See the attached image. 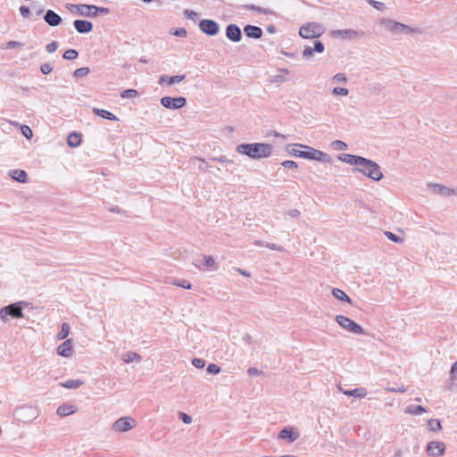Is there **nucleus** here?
I'll return each instance as SVG.
<instances>
[{"instance_id":"obj_29","label":"nucleus","mask_w":457,"mask_h":457,"mask_svg":"<svg viewBox=\"0 0 457 457\" xmlns=\"http://www.w3.org/2000/svg\"><path fill=\"white\" fill-rule=\"evenodd\" d=\"M80 142H81V138H80V135L79 133L72 132L68 136L67 144L70 146H73V147L79 146L80 145Z\"/></svg>"},{"instance_id":"obj_52","label":"nucleus","mask_w":457,"mask_h":457,"mask_svg":"<svg viewBox=\"0 0 457 457\" xmlns=\"http://www.w3.org/2000/svg\"><path fill=\"white\" fill-rule=\"evenodd\" d=\"M265 246L268 247L270 250H275V251H278V252H284L285 251V248L282 245H277V244H274V243H267L265 245Z\"/></svg>"},{"instance_id":"obj_22","label":"nucleus","mask_w":457,"mask_h":457,"mask_svg":"<svg viewBox=\"0 0 457 457\" xmlns=\"http://www.w3.org/2000/svg\"><path fill=\"white\" fill-rule=\"evenodd\" d=\"M9 175L15 181H18L20 183L27 182L28 175H27V172L23 170H19V169L11 170L9 171Z\"/></svg>"},{"instance_id":"obj_31","label":"nucleus","mask_w":457,"mask_h":457,"mask_svg":"<svg viewBox=\"0 0 457 457\" xmlns=\"http://www.w3.org/2000/svg\"><path fill=\"white\" fill-rule=\"evenodd\" d=\"M83 384H84V381L80 380V379H69L65 382L61 383L60 385L62 387L71 389V388H78V387L81 386Z\"/></svg>"},{"instance_id":"obj_35","label":"nucleus","mask_w":457,"mask_h":457,"mask_svg":"<svg viewBox=\"0 0 457 457\" xmlns=\"http://www.w3.org/2000/svg\"><path fill=\"white\" fill-rule=\"evenodd\" d=\"M405 412L419 415L422 412H426V410L421 405H409L406 407Z\"/></svg>"},{"instance_id":"obj_40","label":"nucleus","mask_w":457,"mask_h":457,"mask_svg":"<svg viewBox=\"0 0 457 457\" xmlns=\"http://www.w3.org/2000/svg\"><path fill=\"white\" fill-rule=\"evenodd\" d=\"M78 55L79 54L75 49H68L63 53L62 57L66 60H74Z\"/></svg>"},{"instance_id":"obj_61","label":"nucleus","mask_w":457,"mask_h":457,"mask_svg":"<svg viewBox=\"0 0 457 457\" xmlns=\"http://www.w3.org/2000/svg\"><path fill=\"white\" fill-rule=\"evenodd\" d=\"M369 4L373 6L374 8L378 10H381L384 6V4L381 2L374 1V0H369Z\"/></svg>"},{"instance_id":"obj_47","label":"nucleus","mask_w":457,"mask_h":457,"mask_svg":"<svg viewBox=\"0 0 457 457\" xmlns=\"http://www.w3.org/2000/svg\"><path fill=\"white\" fill-rule=\"evenodd\" d=\"M332 79H333V81L339 82V83H346V81H347V78H346L345 74L341 73V72L334 75Z\"/></svg>"},{"instance_id":"obj_23","label":"nucleus","mask_w":457,"mask_h":457,"mask_svg":"<svg viewBox=\"0 0 457 457\" xmlns=\"http://www.w3.org/2000/svg\"><path fill=\"white\" fill-rule=\"evenodd\" d=\"M184 79H185V75H175V76H170V77H169L167 75H162L159 79V83L162 84V83L165 82L169 85H172L175 83L181 82Z\"/></svg>"},{"instance_id":"obj_36","label":"nucleus","mask_w":457,"mask_h":457,"mask_svg":"<svg viewBox=\"0 0 457 457\" xmlns=\"http://www.w3.org/2000/svg\"><path fill=\"white\" fill-rule=\"evenodd\" d=\"M70 325L68 323H62V329L61 331L57 334L56 337L58 340H62L64 338H66L69 335V332H70Z\"/></svg>"},{"instance_id":"obj_15","label":"nucleus","mask_w":457,"mask_h":457,"mask_svg":"<svg viewBox=\"0 0 457 457\" xmlns=\"http://www.w3.org/2000/svg\"><path fill=\"white\" fill-rule=\"evenodd\" d=\"M137 426V421L132 417L127 416L117 420L113 423L112 428H134Z\"/></svg>"},{"instance_id":"obj_27","label":"nucleus","mask_w":457,"mask_h":457,"mask_svg":"<svg viewBox=\"0 0 457 457\" xmlns=\"http://www.w3.org/2000/svg\"><path fill=\"white\" fill-rule=\"evenodd\" d=\"M76 411V407L70 404H62L58 407L57 414L60 416H68L70 414L74 413Z\"/></svg>"},{"instance_id":"obj_57","label":"nucleus","mask_w":457,"mask_h":457,"mask_svg":"<svg viewBox=\"0 0 457 457\" xmlns=\"http://www.w3.org/2000/svg\"><path fill=\"white\" fill-rule=\"evenodd\" d=\"M286 215L293 219H297L300 216V212L297 209H291L286 212Z\"/></svg>"},{"instance_id":"obj_45","label":"nucleus","mask_w":457,"mask_h":457,"mask_svg":"<svg viewBox=\"0 0 457 457\" xmlns=\"http://www.w3.org/2000/svg\"><path fill=\"white\" fill-rule=\"evenodd\" d=\"M53 65L50 63V62H46V63H43L41 66H40V71L43 74L45 75H47L49 73L52 72L53 71Z\"/></svg>"},{"instance_id":"obj_60","label":"nucleus","mask_w":457,"mask_h":457,"mask_svg":"<svg viewBox=\"0 0 457 457\" xmlns=\"http://www.w3.org/2000/svg\"><path fill=\"white\" fill-rule=\"evenodd\" d=\"M430 428H441L440 421L438 420H429L428 421Z\"/></svg>"},{"instance_id":"obj_58","label":"nucleus","mask_w":457,"mask_h":457,"mask_svg":"<svg viewBox=\"0 0 457 457\" xmlns=\"http://www.w3.org/2000/svg\"><path fill=\"white\" fill-rule=\"evenodd\" d=\"M172 34L176 37H186L187 30L184 28H178L173 30Z\"/></svg>"},{"instance_id":"obj_41","label":"nucleus","mask_w":457,"mask_h":457,"mask_svg":"<svg viewBox=\"0 0 457 457\" xmlns=\"http://www.w3.org/2000/svg\"><path fill=\"white\" fill-rule=\"evenodd\" d=\"M89 71H90L89 68L81 67V68L75 70V71L73 72V76L75 78H81V77L87 75L89 73Z\"/></svg>"},{"instance_id":"obj_4","label":"nucleus","mask_w":457,"mask_h":457,"mask_svg":"<svg viewBox=\"0 0 457 457\" xmlns=\"http://www.w3.org/2000/svg\"><path fill=\"white\" fill-rule=\"evenodd\" d=\"M325 31V28L319 22H308L303 25L299 29V35L303 38L312 39L320 37Z\"/></svg>"},{"instance_id":"obj_19","label":"nucleus","mask_w":457,"mask_h":457,"mask_svg":"<svg viewBox=\"0 0 457 457\" xmlns=\"http://www.w3.org/2000/svg\"><path fill=\"white\" fill-rule=\"evenodd\" d=\"M339 160L342 162L348 163L350 165H356L357 168L362 164L363 162H365V158L359 155L350 154H345L340 155Z\"/></svg>"},{"instance_id":"obj_34","label":"nucleus","mask_w":457,"mask_h":457,"mask_svg":"<svg viewBox=\"0 0 457 457\" xmlns=\"http://www.w3.org/2000/svg\"><path fill=\"white\" fill-rule=\"evenodd\" d=\"M242 8L245 9V10H253V11H256V12H258L260 13H263V14H270L271 13V11L270 9L257 6L255 4H245V5H242Z\"/></svg>"},{"instance_id":"obj_51","label":"nucleus","mask_w":457,"mask_h":457,"mask_svg":"<svg viewBox=\"0 0 457 457\" xmlns=\"http://www.w3.org/2000/svg\"><path fill=\"white\" fill-rule=\"evenodd\" d=\"M192 364L197 369H202L205 365V361L201 358H194L192 360Z\"/></svg>"},{"instance_id":"obj_64","label":"nucleus","mask_w":457,"mask_h":457,"mask_svg":"<svg viewBox=\"0 0 457 457\" xmlns=\"http://www.w3.org/2000/svg\"><path fill=\"white\" fill-rule=\"evenodd\" d=\"M247 372H248V374H249V375H251V376H257V375H259V374H261V373H262L258 369H256V368H254V367H251V368H249V369H248V370H247Z\"/></svg>"},{"instance_id":"obj_9","label":"nucleus","mask_w":457,"mask_h":457,"mask_svg":"<svg viewBox=\"0 0 457 457\" xmlns=\"http://www.w3.org/2000/svg\"><path fill=\"white\" fill-rule=\"evenodd\" d=\"M199 29L208 36H215L219 33L220 26L213 20L204 19L200 21Z\"/></svg>"},{"instance_id":"obj_25","label":"nucleus","mask_w":457,"mask_h":457,"mask_svg":"<svg viewBox=\"0 0 457 457\" xmlns=\"http://www.w3.org/2000/svg\"><path fill=\"white\" fill-rule=\"evenodd\" d=\"M344 395L353 396L355 398H364L367 395V390L364 387H357L352 390L342 391Z\"/></svg>"},{"instance_id":"obj_43","label":"nucleus","mask_w":457,"mask_h":457,"mask_svg":"<svg viewBox=\"0 0 457 457\" xmlns=\"http://www.w3.org/2000/svg\"><path fill=\"white\" fill-rule=\"evenodd\" d=\"M196 161L202 162V164L199 166V170L204 171V172H206L208 170L209 165L207 164L205 160L203 159V158H200V157H193L191 159V162H196Z\"/></svg>"},{"instance_id":"obj_13","label":"nucleus","mask_w":457,"mask_h":457,"mask_svg":"<svg viewBox=\"0 0 457 457\" xmlns=\"http://www.w3.org/2000/svg\"><path fill=\"white\" fill-rule=\"evenodd\" d=\"M324 49L325 47L323 43L321 41L316 40L313 43V48L310 46H306L302 53V55L304 59L310 60L312 57L314 52L320 54L324 52Z\"/></svg>"},{"instance_id":"obj_11","label":"nucleus","mask_w":457,"mask_h":457,"mask_svg":"<svg viewBox=\"0 0 457 457\" xmlns=\"http://www.w3.org/2000/svg\"><path fill=\"white\" fill-rule=\"evenodd\" d=\"M445 445L441 441H431L427 445L426 452L429 456L438 457L445 453Z\"/></svg>"},{"instance_id":"obj_6","label":"nucleus","mask_w":457,"mask_h":457,"mask_svg":"<svg viewBox=\"0 0 457 457\" xmlns=\"http://www.w3.org/2000/svg\"><path fill=\"white\" fill-rule=\"evenodd\" d=\"M336 321L340 327L356 335L365 334L364 329L350 318L344 315H337Z\"/></svg>"},{"instance_id":"obj_5","label":"nucleus","mask_w":457,"mask_h":457,"mask_svg":"<svg viewBox=\"0 0 457 457\" xmlns=\"http://www.w3.org/2000/svg\"><path fill=\"white\" fill-rule=\"evenodd\" d=\"M380 22L393 35L411 34L415 31L412 28L390 19H382Z\"/></svg>"},{"instance_id":"obj_1","label":"nucleus","mask_w":457,"mask_h":457,"mask_svg":"<svg viewBox=\"0 0 457 457\" xmlns=\"http://www.w3.org/2000/svg\"><path fill=\"white\" fill-rule=\"evenodd\" d=\"M236 151L253 160L270 157L273 146L268 143H243L237 145Z\"/></svg>"},{"instance_id":"obj_26","label":"nucleus","mask_w":457,"mask_h":457,"mask_svg":"<svg viewBox=\"0 0 457 457\" xmlns=\"http://www.w3.org/2000/svg\"><path fill=\"white\" fill-rule=\"evenodd\" d=\"M93 112L96 115L100 116V117L109 120H118V118L113 113H112L109 111L104 110V109H99V108L95 107V108H93Z\"/></svg>"},{"instance_id":"obj_55","label":"nucleus","mask_w":457,"mask_h":457,"mask_svg":"<svg viewBox=\"0 0 457 457\" xmlns=\"http://www.w3.org/2000/svg\"><path fill=\"white\" fill-rule=\"evenodd\" d=\"M179 417L182 420V421L185 424H190L192 421L191 416L185 412H182V411L179 412Z\"/></svg>"},{"instance_id":"obj_59","label":"nucleus","mask_w":457,"mask_h":457,"mask_svg":"<svg viewBox=\"0 0 457 457\" xmlns=\"http://www.w3.org/2000/svg\"><path fill=\"white\" fill-rule=\"evenodd\" d=\"M20 12H21V16H23L25 18H28L30 15L29 8L25 5L20 7Z\"/></svg>"},{"instance_id":"obj_30","label":"nucleus","mask_w":457,"mask_h":457,"mask_svg":"<svg viewBox=\"0 0 457 457\" xmlns=\"http://www.w3.org/2000/svg\"><path fill=\"white\" fill-rule=\"evenodd\" d=\"M141 356L135 352H128L122 354V361L126 363H130L134 361H141Z\"/></svg>"},{"instance_id":"obj_48","label":"nucleus","mask_w":457,"mask_h":457,"mask_svg":"<svg viewBox=\"0 0 457 457\" xmlns=\"http://www.w3.org/2000/svg\"><path fill=\"white\" fill-rule=\"evenodd\" d=\"M220 370V367L214 363H211L207 367V372L211 374H219Z\"/></svg>"},{"instance_id":"obj_7","label":"nucleus","mask_w":457,"mask_h":457,"mask_svg":"<svg viewBox=\"0 0 457 457\" xmlns=\"http://www.w3.org/2000/svg\"><path fill=\"white\" fill-rule=\"evenodd\" d=\"M21 302L11 303L0 309V318L3 320H6V316L12 318H22V306Z\"/></svg>"},{"instance_id":"obj_37","label":"nucleus","mask_w":457,"mask_h":457,"mask_svg":"<svg viewBox=\"0 0 457 457\" xmlns=\"http://www.w3.org/2000/svg\"><path fill=\"white\" fill-rule=\"evenodd\" d=\"M203 260H204L203 265L204 267H206L208 269L217 270V266L215 265V262H214V259L212 258V256L204 255Z\"/></svg>"},{"instance_id":"obj_63","label":"nucleus","mask_w":457,"mask_h":457,"mask_svg":"<svg viewBox=\"0 0 457 457\" xmlns=\"http://www.w3.org/2000/svg\"><path fill=\"white\" fill-rule=\"evenodd\" d=\"M21 46H23V45L21 42H18V41H9L6 44V48H14V47Z\"/></svg>"},{"instance_id":"obj_38","label":"nucleus","mask_w":457,"mask_h":457,"mask_svg":"<svg viewBox=\"0 0 457 457\" xmlns=\"http://www.w3.org/2000/svg\"><path fill=\"white\" fill-rule=\"evenodd\" d=\"M91 11L93 13V18L96 17L97 14H108L110 12V10L108 8L98 7L93 4H91Z\"/></svg>"},{"instance_id":"obj_44","label":"nucleus","mask_w":457,"mask_h":457,"mask_svg":"<svg viewBox=\"0 0 457 457\" xmlns=\"http://www.w3.org/2000/svg\"><path fill=\"white\" fill-rule=\"evenodd\" d=\"M331 145L336 150H345L347 148L346 143L341 140H335Z\"/></svg>"},{"instance_id":"obj_53","label":"nucleus","mask_w":457,"mask_h":457,"mask_svg":"<svg viewBox=\"0 0 457 457\" xmlns=\"http://www.w3.org/2000/svg\"><path fill=\"white\" fill-rule=\"evenodd\" d=\"M281 164L287 169H296L298 167L295 162L290 160L284 161Z\"/></svg>"},{"instance_id":"obj_8","label":"nucleus","mask_w":457,"mask_h":457,"mask_svg":"<svg viewBox=\"0 0 457 457\" xmlns=\"http://www.w3.org/2000/svg\"><path fill=\"white\" fill-rule=\"evenodd\" d=\"M161 104L170 110H177L184 107L187 104V99L183 96L171 97L163 96L161 98Z\"/></svg>"},{"instance_id":"obj_12","label":"nucleus","mask_w":457,"mask_h":457,"mask_svg":"<svg viewBox=\"0 0 457 457\" xmlns=\"http://www.w3.org/2000/svg\"><path fill=\"white\" fill-rule=\"evenodd\" d=\"M331 35L334 37H339L342 39L346 40H353L354 38L360 37L362 36V32L352 29H337L331 31Z\"/></svg>"},{"instance_id":"obj_33","label":"nucleus","mask_w":457,"mask_h":457,"mask_svg":"<svg viewBox=\"0 0 457 457\" xmlns=\"http://www.w3.org/2000/svg\"><path fill=\"white\" fill-rule=\"evenodd\" d=\"M301 148H303V145L301 144H291L287 145L286 149L289 154L299 157L298 154L303 152Z\"/></svg>"},{"instance_id":"obj_14","label":"nucleus","mask_w":457,"mask_h":457,"mask_svg":"<svg viewBox=\"0 0 457 457\" xmlns=\"http://www.w3.org/2000/svg\"><path fill=\"white\" fill-rule=\"evenodd\" d=\"M226 37L232 42H239L242 38L240 28L236 24H229L226 28Z\"/></svg>"},{"instance_id":"obj_16","label":"nucleus","mask_w":457,"mask_h":457,"mask_svg":"<svg viewBox=\"0 0 457 457\" xmlns=\"http://www.w3.org/2000/svg\"><path fill=\"white\" fill-rule=\"evenodd\" d=\"M300 437L299 430H280L278 439L287 443H293Z\"/></svg>"},{"instance_id":"obj_39","label":"nucleus","mask_w":457,"mask_h":457,"mask_svg":"<svg viewBox=\"0 0 457 457\" xmlns=\"http://www.w3.org/2000/svg\"><path fill=\"white\" fill-rule=\"evenodd\" d=\"M386 237L391 240L394 243L402 244L403 243V238L400 237L399 236L395 235V233L391 231H386L385 232Z\"/></svg>"},{"instance_id":"obj_20","label":"nucleus","mask_w":457,"mask_h":457,"mask_svg":"<svg viewBox=\"0 0 457 457\" xmlns=\"http://www.w3.org/2000/svg\"><path fill=\"white\" fill-rule=\"evenodd\" d=\"M73 344L71 339H67L57 348V353L62 357H70L72 353Z\"/></svg>"},{"instance_id":"obj_54","label":"nucleus","mask_w":457,"mask_h":457,"mask_svg":"<svg viewBox=\"0 0 457 457\" xmlns=\"http://www.w3.org/2000/svg\"><path fill=\"white\" fill-rule=\"evenodd\" d=\"M174 285L178 286V287H183V288H186V289H189L191 288V284L187 281V280H177L173 283Z\"/></svg>"},{"instance_id":"obj_3","label":"nucleus","mask_w":457,"mask_h":457,"mask_svg":"<svg viewBox=\"0 0 457 457\" xmlns=\"http://www.w3.org/2000/svg\"><path fill=\"white\" fill-rule=\"evenodd\" d=\"M303 148L304 150H303V152L298 154L300 158L319 161L325 163H330L332 161L329 154L313 147L303 145Z\"/></svg>"},{"instance_id":"obj_28","label":"nucleus","mask_w":457,"mask_h":457,"mask_svg":"<svg viewBox=\"0 0 457 457\" xmlns=\"http://www.w3.org/2000/svg\"><path fill=\"white\" fill-rule=\"evenodd\" d=\"M332 295L335 298L346 302L348 303H352L351 298L341 289L339 288H333L332 289Z\"/></svg>"},{"instance_id":"obj_62","label":"nucleus","mask_w":457,"mask_h":457,"mask_svg":"<svg viewBox=\"0 0 457 457\" xmlns=\"http://www.w3.org/2000/svg\"><path fill=\"white\" fill-rule=\"evenodd\" d=\"M184 14L191 20H195L197 17V13L191 10H185Z\"/></svg>"},{"instance_id":"obj_2","label":"nucleus","mask_w":457,"mask_h":457,"mask_svg":"<svg viewBox=\"0 0 457 457\" xmlns=\"http://www.w3.org/2000/svg\"><path fill=\"white\" fill-rule=\"evenodd\" d=\"M356 170L375 181H379L383 178L379 165L367 158H365V162L356 168Z\"/></svg>"},{"instance_id":"obj_10","label":"nucleus","mask_w":457,"mask_h":457,"mask_svg":"<svg viewBox=\"0 0 457 457\" xmlns=\"http://www.w3.org/2000/svg\"><path fill=\"white\" fill-rule=\"evenodd\" d=\"M66 8L72 13H76L84 17L93 18V13L91 11V4H67Z\"/></svg>"},{"instance_id":"obj_46","label":"nucleus","mask_w":457,"mask_h":457,"mask_svg":"<svg viewBox=\"0 0 457 457\" xmlns=\"http://www.w3.org/2000/svg\"><path fill=\"white\" fill-rule=\"evenodd\" d=\"M332 93L335 96H347L349 91L345 87H336L333 88Z\"/></svg>"},{"instance_id":"obj_17","label":"nucleus","mask_w":457,"mask_h":457,"mask_svg":"<svg viewBox=\"0 0 457 457\" xmlns=\"http://www.w3.org/2000/svg\"><path fill=\"white\" fill-rule=\"evenodd\" d=\"M73 25L77 32L80 34L89 33L93 29V23L86 20H75Z\"/></svg>"},{"instance_id":"obj_49","label":"nucleus","mask_w":457,"mask_h":457,"mask_svg":"<svg viewBox=\"0 0 457 457\" xmlns=\"http://www.w3.org/2000/svg\"><path fill=\"white\" fill-rule=\"evenodd\" d=\"M21 133L28 139L31 138L33 136V132H32L31 129L27 125H23L21 127Z\"/></svg>"},{"instance_id":"obj_42","label":"nucleus","mask_w":457,"mask_h":457,"mask_svg":"<svg viewBox=\"0 0 457 457\" xmlns=\"http://www.w3.org/2000/svg\"><path fill=\"white\" fill-rule=\"evenodd\" d=\"M137 96L138 92L135 89H126L120 95L122 98H134Z\"/></svg>"},{"instance_id":"obj_24","label":"nucleus","mask_w":457,"mask_h":457,"mask_svg":"<svg viewBox=\"0 0 457 457\" xmlns=\"http://www.w3.org/2000/svg\"><path fill=\"white\" fill-rule=\"evenodd\" d=\"M428 186L433 188L436 194L440 195H450L454 193L453 189L440 184H429Z\"/></svg>"},{"instance_id":"obj_32","label":"nucleus","mask_w":457,"mask_h":457,"mask_svg":"<svg viewBox=\"0 0 457 457\" xmlns=\"http://www.w3.org/2000/svg\"><path fill=\"white\" fill-rule=\"evenodd\" d=\"M289 73L287 69H280L278 71V74L274 75L271 79V81L274 83H282L287 80V75Z\"/></svg>"},{"instance_id":"obj_56","label":"nucleus","mask_w":457,"mask_h":457,"mask_svg":"<svg viewBox=\"0 0 457 457\" xmlns=\"http://www.w3.org/2000/svg\"><path fill=\"white\" fill-rule=\"evenodd\" d=\"M213 161L218 162L220 163H232L233 161L227 158L225 155H220L219 157H213Z\"/></svg>"},{"instance_id":"obj_50","label":"nucleus","mask_w":457,"mask_h":457,"mask_svg":"<svg viewBox=\"0 0 457 457\" xmlns=\"http://www.w3.org/2000/svg\"><path fill=\"white\" fill-rule=\"evenodd\" d=\"M58 48V43L56 41H52L51 43L46 46V50L47 53L52 54L55 52Z\"/></svg>"},{"instance_id":"obj_18","label":"nucleus","mask_w":457,"mask_h":457,"mask_svg":"<svg viewBox=\"0 0 457 457\" xmlns=\"http://www.w3.org/2000/svg\"><path fill=\"white\" fill-rule=\"evenodd\" d=\"M44 21L51 27H56L62 23V17L53 10H47L44 15Z\"/></svg>"},{"instance_id":"obj_21","label":"nucleus","mask_w":457,"mask_h":457,"mask_svg":"<svg viewBox=\"0 0 457 457\" xmlns=\"http://www.w3.org/2000/svg\"><path fill=\"white\" fill-rule=\"evenodd\" d=\"M244 32L246 37L254 39H259L262 36V29L260 27L253 25H246L244 28Z\"/></svg>"}]
</instances>
